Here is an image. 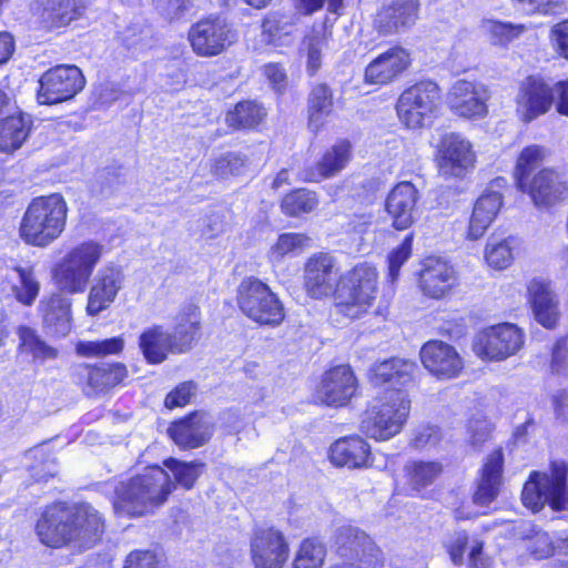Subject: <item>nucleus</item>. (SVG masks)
<instances>
[{
	"instance_id": "obj_1",
	"label": "nucleus",
	"mask_w": 568,
	"mask_h": 568,
	"mask_svg": "<svg viewBox=\"0 0 568 568\" xmlns=\"http://www.w3.org/2000/svg\"><path fill=\"white\" fill-rule=\"evenodd\" d=\"M378 273L367 263L342 274L337 260L329 253L311 255L303 268V287L314 300L335 297L337 313L355 320L372 306L377 291Z\"/></svg>"
},
{
	"instance_id": "obj_2",
	"label": "nucleus",
	"mask_w": 568,
	"mask_h": 568,
	"mask_svg": "<svg viewBox=\"0 0 568 568\" xmlns=\"http://www.w3.org/2000/svg\"><path fill=\"white\" fill-rule=\"evenodd\" d=\"M101 514L90 504L54 503L47 506L36 524L39 540L51 548L67 545L87 547L103 532Z\"/></svg>"
},
{
	"instance_id": "obj_3",
	"label": "nucleus",
	"mask_w": 568,
	"mask_h": 568,
	"mask_svg": "<svg viewBox=\"0 0 568 568\" xmlns=\"http://www.w3.org/2000/svg\"><path fill=\"white\" fill-rule=\"evenodd\" d=\"M112 505L119 516L130 518L152 515L169 499L175 488L170 475L160 466L113 483Z\"/></svg>"
},
{
	"instance_id": "obj_4",
	"label": "nucleus",
	"mask_w": 568,
	"mask_h": 568,
	"mask_svg": "<svg viewBox=\"0 0 568 568\" xmlns=\"http://www.w3.org/2000/svg\"><path fill=\"white\" fill-rule=\"evenodd\" d=\"M67 213V203L58 193L33 199L21 221V237L34 246L49 245L64 230Z\"/></svg>"
},
{
	"instance_id": "obj_5",
	"label": "nucleus",
	"mask_w": 568,
	"mask_h": 568,
	"mask_svg": "<svg viewBox=\"0 0 568 568\" xmlns=\"http://www.w3.org/2000/svg\"><path fill=\"white\" fill-rule=\"evenodd\" d=\"M410 400L400 388L387 389L366 409L361 423L362 432L376 440L397 435L409 414Z\"/></svg>"
},
{
	"instance_id": "obj_6",
	"label": "nucleus",
	"mask_w": 568,
	"mask_h": 568,
	"mask_svg": "<svg viewBox=\"0 0 568 568\" xmlns=\"http://www.w3.org/2000/svg\"><path fill=\"white\" fill-rule=\"evenodd\" d=\"M103 254L104 245L93 240L71 247L54 268L59 288L69 294L84 292Z\"/></svg>"
},
{
	"instance_id": "obj_7",
	"label": "nucleus",
	"mask_w": 568,
	"mask_h": 568,
	"mask_svg": "<svg viewBox=\"0 0 568 568\" xmlns=\"http://www.w3.org/2000/svg\"><path fill=\"white\" fill-rule=\"evenodd\" d=\"M568 466L564 462H552L549 474L532 471L521 493L525 507L537 513L549 504L554 510H562L568 505Z\"/></svg>"
},
{
	"instance_id": "obj_8",
	"label": "nucleus",
	"mask_w": 568,
	"mask_h": 568,
	"mask_svg": "<svg viewBox=\"0 0 568 568\" xmlns=\"http://www.w3.org/2000/svg\"><path fill=\"white\" fill-rule=\"evenodd\" d=\"M440 101V89L432 80H422L406 88L398 97L396 113L402 124L408 129L429 125Z\"/></svg>"
},
{
	"instance_id": "obj_9",
	"label": "nucleus",
	"mask_w": 568,
	"mask_h": 568,
	"mask_svg": "<svg viewBox=\"0 0 568 568\" xmlns=\"http://www.w3.org/2000/svg\"><path fill=\"white\" fill-rule=\"evenodd\" d=\"M237 301L241 311L261 325L277 326L285 317L284 306L277 295L260 280H244L239 286Z\"/></svg>"
},
{
	"instance_id": "obj_10",
	"label": "nucleus",
	"mask_w": 568,
	"mask_h": 568,
	"mask_svg": "<svg viewBox=\"0 0 568 568\" xmlns=\"http://www.w3.org/2000/svg\"><path fill=\"white\" fill-rule=\"evenodd\" d=\"M84 85L85 79L78 67L60 64L41 75L38 101L41 104L61 103L74 98Z\"/></svg>"
},
{
	"instance_id": "obj_11",
	"label": "nucleus",
	"mask_w": 568,
	"mask_h": 568,
	"mask_svg": "<svg viewBox=\"0 0 568 568\" xmlns=\"http://www.w3.org/2000/svg\"><path fill=\"white\" fill-rule=\"evenodd\" d=\"M192 50L199 57L221 54L236 41V33L220 17H210L194 23L187 34Z\"/></svg>"
},
{
	"instance_id": "obj_12",
	"label": "nucleus",
	"mask_w": 568,
	"mask_h": 568,
	"mask_svg": "<svg viewBox=\"0 0 568 568\" xmlns=\"http://www.w3.org/2000/svg\"><path fill=\"white\" fill-rule=\"evenodd\" d=\"M335 547L338 555L356 560L367 568H383L385 556L374 540L362 529L342 525L335 531Z\"/></svg>"
},
{
	"instance_id": "obj_13",
	"label": "nucleus",
	"mask_w": 568,
	"mask_h": 568,
	"mask_svg": "<svg viewBox=\"0 0 568 568\" xmlns=\"http://www.w3.org/2000/svg\"><path fill=\"white\" fill-rule=\"evenodd\" d=\"M524 345V334L516 325L500 324L478 334L474 352L483 359L503 361L516 354Z\"/></svg>"
},
{
	"instance_id": "obj_14",
	"label": "nucleus",
	"mask_w": 568,
	"mask_h": 568,
	"mask_svg": "<svg viewBox=\"0 0 568 568\" xmlns=\"http://www.w3.org/2000/svg\"><path fill=\"white\" fill-rule=\"evenodd\" d=\"M250 556L254 568H283L290 556V546L281 530L260 527L252 534Z\"/></svg>"
},
{
	"instance_id": "obj_15",
	"label": "nucleus",
	"mask_w": 568,
	"mask_h": 568,
	"mask_svg": "<svg viewBox=\"0 0 568 568\" xmlns=\"http://www.w3.org/2000/svg\"><path fill=\"white\" fill-rule=\"evenodd\" d=\"M516 114L524 123H530L546 114L554 105V89L541 77H527L519 84L515 98Z\"/></svg>"
},
{
	"instance_id": "obj_16",
	"label": "nucleus",
	"mask_w": 568,
	"mask_h": 568,
	"mask_svg": "<svg viewBox=\"0 0 568 568\" xmlns=\"http://www.w3.org/2000/svg\"><path fill=\"white\" fill-rule=\"evenodd\" d=\"M476 161L471 143L458 133L445 134L437 151L439 173L445 178L464 176Z\"/></svg>"
},
{
	"instance_id": "obj_17",
	"label": "nucleus",
	"mask_w": 568,
	"mask_h": 568,
	"mask_svg": "<svg viewBox=\"0 0 568 568\" xmlns=\"http://www.w3.org/2000/svg\"><path fill=\"white\" fill-rule=\"evenodd\" d=\"M124 281V273L119 266L110 264L101 267L88 294V314L97 316L109 308L123 288Z\"/></svg>"
},
{
	"instance_id": "obj_18",
	"label": "nucleus",
	"mask_w": 568,
	"mask_h": 568,
	"mask_svg": "<svg viewBox=\"0 0 568 568\" xmlns=\"http://www.w3.org/2000/svg\"><path fill=\"white\" fill-rule=\"evenodd\" d=\"M419 355L424 367L437 378H454L464 368V361L456 348L442 341L425 343Z\"/></svg>"
},
{
	"instance_id": "obj_19",
	"label": "nucleus",
	"mask_w": 568,
	"mask_h": 568,
	"mask_svg": "<svg viewBox=\"0 0 568 568\" xmlns=\"http://www.w3.org/2000/svg\"><path fill=\"white\" fill-rule=\"evenodd\" d=\"M486 89L470 81L458 80L447 93L450 110L463 118H481L487 113Z\"/></svg>"
},
{
	"instance_id": "obj_20",
	"label": "nucleus",
	"mask_w": 568,
	"mask_h": 568,
	"mask_svg": "<svg viewBox=\"0 0 568 568\" xmlns=\"http://www.w3.org/2000/svg\"><path fill=\"white\" fill-rule=\"evenodd\" d=\"M410 53L403 47H393L375 58L365 69V81L371 84H388L410 65Z\"/></svg>"
},
{
	"instance_id": "obj_21",
	"label": "nucleus",
	"mask_w": 568,
	"mask_h": 568,
	"mask_svg": "<svg viewBox=\"0 0 568 568\" xmlns=\"http://www.w3.org/2000/svg\"><path fill=\"white\" fill-rule=\"evenodd\" d=\"M418 10V0H390L377 12L374 28L382 36L395 34L416 22Z\"/></svg>"
},
{
	"instance_id": "obj_22",
	"label": "nucleus",
	"mask_w": 568,
	"mask_h": 568,
	"mask_svg": "<svg viewBox=\"0 0 568 568\" xmlns=\"http://www.w3.org/2000/svg\"><path fill=\"white\" fill-rule=\"evenodd\" d=\"M417 201L418 191L410 182H400L392 189L387 195L385 206L396 230H407L414 224L417 214Z\"/></svg>"
},
{
	"instance_id": "obj_23",
	"label": "nucleus",
	"mask_w": 568,
	"mask_h": 568,
	"mask_svg": "<svg viewBox=\"0 0 568 568\" xmlns=\"http://www.w3.org/2000/svg\"><path fill=\"white\" fill-rule=\"evenodd\" d=\"M168 433L182 448H196L209 442L213 435L212 417L204 413H193L186 418L173 423Z\"/></svg>"
},
{
	"instance_id": "obj_24",
	"label": "nucleus",
	"mask_w": 568,
	"mask_h": 568,
	"mask_svg": "<svg viewBox=\"0 0 568 568\" xmlns=\"http://www.w3.org/2000/svg\"><path fill=\"white\" fill-rule=\"evenodd\" d=\"M356 386L351 367L339 365L325 373L318 388V398L328 406H344L355 394Z\"/></svg>"
},
{
	"instance_id": "obj_25",
	"label": "nucleus",
	"mask_w": 568,
	"mask_h": 568,
	"mask_svg": "<svg viewBox=\"0 0 568 568\" xmlns=\"http://www.w3.org/2000/svg\"><path fill=\"white\" fill-rule=\"evenodd\" d=\"M456 281V272L448 262L438 257H427L424 261L419 283L425 295L440 298L455 286Z\"/></svg>"
},
{
	"instance_id": "obj_26",
	"label": "nucleus",
	"mask_w": 568,
	"mask_h": 568,
	"mask_svg": "<svg viewBox=\"0 0 568 568\" xmlns=\"http://www.w3.org/2000/svg\"><path fill=\"white\" fill-rule=\"evenodd\" d=\"M331 462L338 467H368L371 447L359 436H348L337 439L329 449Z\"/></svg>"
},
{
	"instance_id": "obj_27",
	"label": "nucleus",
	"mask_w": 568,
	"mask_h": 568,
	"mask_svg": "<svg viewBox=\"0 0 568 568\" xmlns=\"http://www.w3.org/2000/svg\"><path fill=\"white\" fill-rule=\"evenodd\" d=\"M139 349L148 364L159 365L165 362L169 354H176L171 332L162 325L145 327L138 338Z\"/></svg>"
},
{
	"instance_id": "obj_28",
	"label": "nucleus",
	"mask_w": 568,
	"mask_h": 568,
	"mask_svg": "<svg viewBox=\"0 0 568 568\" xmlns=\"http://www.w3.org/2000/svg\"><path fill=\"white\" fill-rule=\"evenodd\" d=\"M503 467L501 450H495L486 458L473 497L476 505L487 506L496 499L503 483Z\"/></svg>"
},
{
	"instance_id": "obj_29",
	"label": "nucleus",
	"mask_w": 568,
	"mask_h": 568,
	"mask_svg": "<svg viewBox=\"0 0 568 568\" xmlns=\"http://www.w3.org/2000/svg\"><path fill=\"white\" fill-rule=\"evenodd\" d=\"M416 371L415 362L393 357L373 365L369 371V381L374 386L389 384L392 387H402L413 382Z\"/></svg>"
},
{
	"instance_id": "obj_30",
	"label": "nucleus",
	"mask_w": 568,
	"mask_h": 568,
	"mask_svg": "<svg viewBox=\"0 0 568 568\" xmlns=\"http://www.w3.org/2000/svg\"><path fill=\"white\" fill-rule=\"evenodd\" d=\"M126 367L119 363L79 365L75 367V377L79 384H84L97 393L120 384L126 377Z\"/></svg>"
},
{
	"instance_id": "obj_31",
	"label": "nucleus",
	"mask_w": 568,
	"mask_h": 568,
	"mask_svg": "<svg viewBox=\"0 0 568 568\" xmlns=\"http://www.w3.org/2000/svg\"><path fill=\"white\" fill-rule=\"evenodd\" d=\"M528 192L535 205L549 206L557 202L566 191L558 173L551 170H541L530 183L526 181L525 190Z\"/></svg>"
},
{
	"instance_id": "obj_32",
	"label": "nucleus",
	"mask_w": 568,
	"mask_h": 568,
	"mask_svg": "<svg viewBox=\"0 0 568 568\" xmlns=\"http://www.w3.org/2000/svg\"><path fill=\"white\" fill-rule=\"evenodd\" d=\"M528 292L537 322L546 328H554L559 317L558 302L549 285L534 280L528 286Z\"/></svg>"
},
{
	"instance_id": "obj_33",
	"label": "nucleus",
	"mask_w": 568,
	"mask_h": 568,
	"mask_svg": "<svg viewBox=\"0 0 568 568\" xmlns=\"http://www.w3.org/2000/svg\"><path fill=\"white\" fill-rule=\"evenodd\" d=\"M40 311L45 327L55 335L65 336L71 329V300L61 294H53L41 302Z\"/></svg>"
},
{
	"instance_id": "obj_34",
	"label": "nucleus",
	"mask_w": 568,
	"mask_h": 568,
	"mask_svg": "<svg viewBox=\"0 0 568 568\" xmlns=\"http://www.w3.org/2000/svg\"><path fill=\"white\" fill-rule=\"evenodd\" d=\"M503 200L500 193L487 192L481 194L474 205L473 214L469 220L467 237L470 240H478L481 237L495 220Z\"/></svg>"
},
{
	"instance_id": "obj_35",
	"label": "nucleus",
	"mask_w": 568,
	"mask_h": 568,
	"mask_svg": "<svg viewBox=\"0 0 568 568\" xmlns=\"http://www.w3.org/2000/svg\"><path fill=\"white\" fill-rule=\"evenodd\" d=\"M1 276L12 283V292L20 303L27 306L33 304L39 294L40 284L31 266H21L11 261V264L6 266V273L2 272Z\"/></svg>"
},
{
	"instance_id": "obj_36",
	"label": "nucleus",
	"mask_w": 568,
	"mask_h": 568,
	"mask_svg": "<svg viewBox=\"0 0 568 568\" xmlns=\"http://www.w3.org/2000/svg\"><path fill=\"white\" fill-rule=\"evenodd\" d=\"M200 336V312L190 305L176 317L171 338L176 354L189 352Z\"/></svg>"
},
{
	"instance_id": "obj_37",
	"label": "nucleus",
	"mask_w": 568,
	"mask_h": 568,
	"mask_svg": "<svg viewBox=\"0 0 568 568\" xmlns=\"http://www.w3.org/2000/svg\"><path fill=\"white\" fill-rule=\"evenodd\" d=\"M333 93L324 83L316 84L307 99L308 129L313 133L321 131L333 112Z\"/></svg>"
},
{
	"instance_id": "obj_38",
	"label": "nucleus",
	"mask_w": 568,
	"mask_h": 568,
	"mask_svg": "<svg viewBox=\"0 0 568 568\" xmlns=\"http://www.w3.org/2000/svg\"><path fill=\"white\" fill-rule=\"evenodd\" d=\"M352 159V145L342 140L328 149L322 160L316 164V173H310L305 180L317 181L318 178L327 179L344 170Z\"/></svg>"
},
{
	"instance_id": "obj_39",
	"label": "nucleus",
	"mask_w": 568,
	"mask_h": 568,
	"mask_svg": "<svg viewBox=\"0 0 568 568\" xmlns=\"http://www.w3.org/2000/svg\"><path fill=\"white\" fill-rule=\"evenodd\" d=\"M42 19L51 27L67 26L84 12L81 0H39Z\"/></svg>"
},
{
	"instance_id": "obj_40",
	"label": "nucleus",
	"mask_w": 568,
	"mask_h": 568,
	"mask_svg": "<svg viewBox=\"0 0 568 568\" xmlns=\"http://www.w3.org/2000/svg\"><path fill=\"white\" fill-rule=\"evenodd\" d=\"M31 130L29 115H12L0 122V152L11 153L20 149Z\"/></svg>"
},
{
	"instance_id": "obj_41",
	"label": "nucleus",
	"mask_w": 568,
	"mask_h": 568,
	"mask_svg": "<svg viewBox=\"0 0 568 568\" xmlns=\"http://www.w3.org/2000/svg\"><path fill=\"white\" fill-rule=\"evenodd\" d=\"M266 41L275 47L287 44L295 30V19L291 14L273 12L262 23Z\"/></svg>"
},
{
	"instance_id": "obj_42",
	"label": "nucleus",
	"mask_w": 568,
	"mask_h": 568,
	"mask_svg": "<svg viewBox=\"0 0 568 568\" xmlns=\"http://www.w3.org/2000/svg\"><path fill=\"white\" fill-rule=\"evenodd\" d=\"M24 459L26 467L30 471L31 477L37 481L47 480L58 471L55 458L44 445H39L28 450Z\"/></svg>"
},
{
	"instance_id": "obj_43",
	"label": "nucleus",
	"mask_w": 568,
	"mask_h": 568,
	"mask_svg": "<svg viewBox=\"0 0 568 568\" xmlns=\"http://www.w3.org/2000/svg\"><path fill=\"white\" fill-rule=\"evenodd\" d=\"M404 471L409 486L419 491L435 481L442 474L443 466L437 462L413 460L405 465Z\"/></svg>"
},
{
	"instance_id": "obj_44",
	"label": "nucleus",
	"mask_w": 568,
	"mask_h": 568,
	"mask_svg": "<svg viewBox=\"0 0 568 568\" xmlns=\"http://www.w3.org/2000/svg\"><path fill=\"white\" fill-rule=\"evenodd\" d=\"M265 109L253 101L240 102L226 114V123L235 129H251L258 125L265 118Z\"/></svg>"
},
{
	"instance_id": "obj_45",
	"label": "nucleus",
	"mask_w": 568,
	"mask_h": 568,
	"mask_svg": "<svg viewBox=\"0 0 568 568\" xmlns=\"http://www.w3.org/2000/svg\"><path fill=\"white\" fill-rule=\"evenodd\" d=\"M326 557V547L318 538L304 539L293 559L292 568H322Z\"/></svg>"
},
{
	"instance_id": "obj_46",
	"label": "nucleus",
	"mask_w": 568,
	"mask_h": 568,
	"mask_svg": "<svg viewBox=\"0 0 568 568\" xmlns=\"http://www.w3.org/2000/svg\"><path fill=\"white\" fill-rule=\"evenodd\" d=\"M481 29L493 44L507 45L509 42L518 39L527 30V27L525 24L488 19L481 22Z\"/></svg>"
},
{
	"instance_id": "obj_47",
	"label": "nucleus",
	"mask_w": 568,
	"mask_h": 568,
	"mask_svg": "<svg viewBox=\"0 0 568 568\" xmlns=\"http://www.w3.org/2000/svg\"><path fill=\"white\" fill-rule=\"evenodd\" d=\"M310 237L304 233L281 234L268 252L272 263H281L286 256L296 254L307 247Z\"/></svg>"
},
{
	"instance_id": "obj_48",
	"label": "nucleus",
	"mask_w": 568,
	"mask_h": 568,
	"mask_svg": "<svg viewBox=\"0 0 568 568\" xmlns=\"http://www.w3.org/2000/svg\"><path fill=\"white\" fill-rule=\"evenodd\" d=\"M545 158V149L539 145L525 148L517 160L515 169L516 183L519 190H525L529 174L537 169Z\"/></svg>"
},
{
	"instance_id": "obj_49",
	"label": "nucleus",
	"mask_w": 568,
	"mask_h": 568,
	"mask_svg": "<svg viewBox=\"0 0 568 568\" xmlns=\"http://www.w3.org/2000/svg\"><path fill=\"white\" fill-rule=\"evenodd\" d=\"M124 348L122 336L105 338L101 341H80L75 345V352L82 357H104L120 354Z\"/></svg>"
},
{
	"instance_id": "obj_50",
	"label": "nucleus",
	"mask_w": 568,
	"mask_h": 568,
	"mask_svg": "<svg viewBox=\"0 0 568 568\" xmlns=\"http://www.w3.org/2000/svg\"><path fill=\"white\" fill-rule=\"evenodd\" d=\"M317 205L318 199L315 192L300 189L285 195L281 207L286 215L298 216L312 212Z\"/></svg>"
},
{
	"instance_id": "obj_51",
	"label": "nucleus",
	"mask_w": 568,
	"mask_h": 568,
	"mask_svg": "<svg viewBox=\"0 0 568 568\" xmlns=\"http://www.w3.org/2000/svg\"><path fill=\"white\" fill-rule=\"evenodd\" d=\"M19 336L22 352L32 355L34 359L47 361L57 357L58 351L40 339L33 329L20 327Z\"/></svg>"
},
{
	"instance_id": "obj_52",
	"label": "nucleus",
	"mask_w": 568,
	"mask_h": 568,
	"mask_svg": "<svg viewBox=\"0 0 568 568\" xmlns=\"http://www.w3.org/2000/svg\"><path fill=\"white\" fill-rule=\"evenodd\" d=\"M514 240H489L486 245L485 258L496 270L507 268L514 260Z\"/></svg>"
},
{
	"instance_id": "obj_53",
	"label": "nucleus",
	"mask_w": 568,
	"mask_h": 568,
	"mask_svg": "<svg viewBox=\"0 0 568 568\" xmlns=\"http://www.w3.org/2000/svg\"><path fill=\"white\" fill-rule=\"evenodd\" d=\"M164 464L172 471L175 481L185 489L194 486L204 467L202 463H186L173 458L165 460Z\"/></svg>"
},
{
	"instance_id": "obj_54",
	"label": "nucleus",
	"mask_w": 568,
	"mask_h": 568,
	"mask_svg": "<svg viewBox=\"0 0 568 568\" xmlns=\"http://www.w3.org/2000/svg\"><path fill=\"white\" fill-rule=\"evenodd\" d=\"M413 237L406 236L404 241L394 248L388 255V281L395 283L399 275L402 265L409 258L412 254Z\"/></svg>"
},
{
	"instance_id": "obj_55",
	"label": "nucleus",
	"mask_w": 568,
	"mask_h": 568,
	"mask_svg": "<svg viewBox=\"0 0 568 568\" xmlns=\"http://www.w3.org/2000/svg\"><path fill=\"white\" fill-rule=\"evenodd\" d=\"M245 165V160L237 153H225L214 160L212 171L214 174L225 178L237 175Z\"/></svg>"
},
{
	"instance_id": "obj_56",
	"label": "nucleus",
	"mask_w": 568,
	"mask_h": 568,
	"mask_svg": "<svg viewBox=\"0 0 568 568\" xmlns=\"http://www.w3.org/2000/svg\"><path fill=\"white\" fill-rule=\"evenodd\" d=\"M515 7L526 14L555 13L565 0H513Z\"/></svg>"
},
{
	"instance_id": "obj_57",
	"label": "nucleus",
	"mask_w": 568,
	"mask_h": 568,
	"mask_svg": "<svg viewBox=\"0 0 568 568\" xmlns=\"http://www.w3.org/2000/svg\"><path fill=\"white\" fill-rule=\"evenodd\" d=\"M196 385L193 382H184L176 386L165 397V406L170 409L187 405L194 396Z\"/></svg>"
},
{
	"instance_id": "obj_58",
	"label": "nucleus",
	"mask_w": 568,
	"mask_h": 568,
	"mask_svg": "<svg viewBox=\"0 0 568 568\" xmlns=\"http://www.w3.org/2000/svg\"><path fill=\"white\" fill-rule=\"evenodd\" d=\"M527 549L536 559H545L552 555L554 546L549 535L545 531H537L527 541Z\"/></svg>"
},
{
	"instance_id": "obj_59",
	"label": "nucleus",
	"mask_w": 568,
	"mask_h": 568,
	"mask_svg": "<svg viewBox=\"0 0 568 568\" xmlns=\"http://www.w3.org/2000/svg\"><path fill=\"white\" fill-rule=\"evenodd\" d=\"M491 429V424L484 417L470 419L468 425L470 444L477 447L487 442L490 437Z\"/></svg>"
},
{
	"instance_id": "obj_60",
	"label": "nucleus",
	"mask_w": 568,
	"mask_h": 568,
	"mask_svg": "<svg viewBox=\"0 0 568 568\" xmlns=\"http://www.w3.org/2000/svg\"><path fill=\"white\" fill-rule=\"evenodd\" d=\"M468 544L466 531H456L445 544L452 561L460 566L464 564V554Z\"/></svg>"
},
{
	"instance_id": "obj_61",
	"label": "nucleus",
	"mask_w": 568,
	"mask_h": 568,
	"mask_svg": "<svg viewBox=\"0 0 568 568\" xmlns=\"http://www.w3.org/2000/svg\"><path fill=\"white\" fill-rule=\"evenodd\" d=\"M123 568H159V561L150 550H134L128 555Z\"/></svg>"
},
{
	"instance_id": "obj_62",
	"label": "nucleus",
	"mask_w": 568,
	"mask_h": 568,
	"mask_svg": "<svg viewBox=\"0 0 568 568\" xmlns=\"http://www.w3.org/2000/svg\"><path fill=\"white\" fill-rule=\"evenodd\" d=\"M324 44V39L318 36H312L307 39V69L312 73L321 68Z\"/></svg>"
},
{
	"instance_id": "obj_63",
	"label": "nucleus",
	"mask_w": 568,
	"mask_h": 568,
	"mask_svg": "<svg viewBox=\"0 0 568 568\" xmlns=\"http://www.w3.org/2000/svg\"><path fill=\"white\" fill-rule=\"evenodd\" d=\"M568 368L567 339L559 338L552 348L551 369L555 373L565 372Z\"/></svg>"
},
{
	"instance_id": "obj_64",
	"label": "nucleus",
	"mask_w": 568,
	"mask_h": 568,
	"mask_svg": "<svg viewBox=\"0 0 568 568\" xmlns=\"http://www.w3.org/2000/svg\"><path fill=\"white\" fill-rule=\"evenodd\" d=\"M551 40L557 52L568 60V20L552 27Z\"/></svg>"
}]
</instances>
